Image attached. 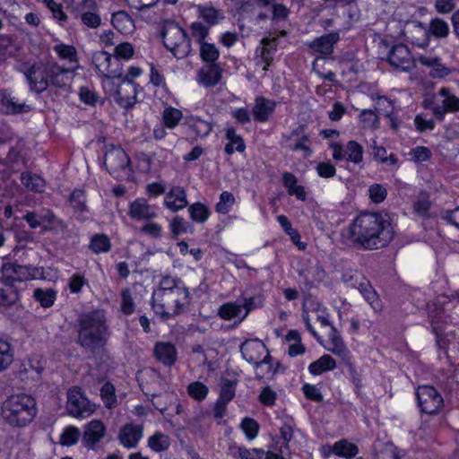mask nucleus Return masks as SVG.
I'll list each match as a JSON object with an SVG mask.
<instances>
[{"mask_svg": "<svg viewBox=\"0 0 459 459\" xmlns=\"http://www.w3.org/2000/svg\"><path fill=\"white\" fill-rule=\"evenodd\" d=\"M38 412L37 402L30 394H14L9 395L1 405L0 415L3 420L14 428H24L31 423Z\"/></svg>", "mask_w": 459, "mask_h": 459, "instance_id": "nucleus-4", "label": "nucleus"}, {"mask_svg": "<svg viewBox=\"0 0 459 459\" xmlns=\"http://www.w3.org/2000/svg\"><path fill=\"white\" fill-rule=\"evenodd\" d=\"M219 50L213 44L202 43L200 45V56L207 63H214L219 57Z\"/></svg>", "mask_w": 459, "mask_h": 459, "instance_id": "nucleus-55", "label": "nucleus"}, {"mask_svg": "<svg viewBox=\"0 0 459 459\" xmlns=\"http://www.w3.org/2000/svg\"><path fill=\"white\" fill-rule=\"evenodd\" d=\"M0 100L2 107L4 108L6 113H22L27 112L30 109V107L26 105L24 102L20 103L13 97L7 91H0Z\"/></svg>", "mask_w": 459, "mask_h": 459, "instance_id": "nucleus-26", "label": "nucleus"}, {"mask_svg": "<svg viewBox=\"0 0 459 459\" xmlns=\"http://www.w3.org/2000/svg\"><path fill=\"white\" fill-rule=\"evenodd\" d=\"M234 195L230 192L224 191L220 195V201L216 204L215 210L219 213L226 214L229 212L230 207L234 204Z\"/></svg>", "mask_w": 459, "mask_h": 459, "instance_id": "nucleus-57", "label": "nucleus"}, {"mask_svg": "<svg viewBox=\"0 0 459 459\" xmlns=\"http://www.w3.org/2000/svg\"><path fill=\"white\" fill-rule=\"evenodd\" d=\"M192 37L201 45L209 33V29L202 22H193L190 26Z\"/></svg>", "mask_w": 459, "mask_h": 459, "instance_id": "nucleus-64", "label": "nucleus"}, {"mask_svg": "<svg viewBox=\"0 0 459 459\" xmlns=\"http://www.w3.org/2000/svg\"><path fill=\"white\" fill-rule=\"evenodd\" d=\"M226 138L228 140V143L225 146V152L230 155L234 152H242L246 149V145L243 138L237 134L235 128L229 127L226 130Z\"/></svg>", "mask_w": 459, "mask_h": 459, "instance_id": "nucleus-32", "label": "nucleus"}, {"mask_svg": "<svg viewBox=\"0 0 459 459\" xmlns=\"http://www.w3.org/2000/svg\"><path fill=\"white\" fill-rule=\"evenodd\" d=\"M189 291L181 280L163 277L152 294V308L164 319L178 316L188 303Z\"/></svg>", "mask_w": 459, "mask_h": 459, "instance_id": "nucleus-3", "label": "nucleus"}, {"mask_svg": "<svg viewBox=\"0 0 459 459\" xmlns=\"http://www.w3.org/2000/svg\"><path fill=\"white\" fill-rule=\"evenodd\" d=\"M236 381L224 379L221 383L219 400L230 403L235 396Z\"/></svg>", "mask_w": 459, "mask_h": 459, "instance_id": "nucleus-56", "label": "nucleus"}, {"mask_svg": "<svg viewBox=\"0 0 459 459\" xmlns=\"http://www.w3.org/2000/svg\"><path fill=\"white\" fill-rule=\"evenodd\" d=\"M418 405L421 412L437 414L444 406L441 394L432 385H420L416 392Z\"/></svg>", "mask_w": 459, "mask_h": 459, "instance_id": "nucleus-9", "label": "nucleus"}, {"mask_svg": "<svg viewBox=\"0 0 459 459\" xmlns=\"http://www.w3.org/2000/svg\"><path fill=\"white\" fill-rule=\"evenodd\" d=\"M418 60L422 65L432 68L430 74L433 77L441 78L449 74V69L441 63L440 58L437 56H420Z\"/></svg>", "mask_w": 459, "mask_h": 459, "instance_id": "nucleus-28", "label": "nucleus"}, {"mask_svg": "<svg viewBox=\"0 0 459 459\" xmlns=\"http://www.w3.org/2000/svg\"><path fill=\"white\" fill-rule=\"evenodd\" d=\"M329 341L330 344L332 345V347L328 349L330 351L342 358L347 357L349 351L342 339L341 338L339 333L337 332L336 328L333 325H331Z\"/></svg>", "mask_w": 459, "mask_h": 459, "instance_id": "nucleus-37", "label": "nucleus"}, {"mask_svg": "<svg viewBox=\"0 0 459 459\" xmlns=\"http://www.w3.org/2000/svg\"><path fill=\"white\" fill-rule=\"evenodd\" d=\"M89 248L95 254L108 252L110 249V240L105 234L92 236Z\"/></svg>", "mask_w": 459, "mask_h": 459, "instance_id": "nucleus-43", "label": "nucleus"}, {"mask_svg": "<svg viewBox=\"0 0 459 459\" xmlns=\"http://www.w3.org/2000/svg\"><path fill=\"white\" fill-rule=\"evenodd\" d=\"M386 62L395 70L409 72L415 67V60L409 48L403 43L394 45L388 51Z\"/></svg>", "mask_w": 459, "mask_h": 459, "instance_id": "nucleus-11", "label": "nucleus"}, {"mask_svg": "<svg viewBox=\"0 0 459 459\" xmlns=\"http://www.w3.org/2000/svg\"><path fill=\"white\" fill-rule=\"evenodd\" d=\"M79 326L78 342L81 346L94 351L106 344L108 330L102 311H93L82 315Z\"/></svg>", "mask_w": 459, "mask_h": 459, "instance_id": "nucleus-5", "label": "nucleus"}, {"mask_svg": "<svg viewBox=\"0 0 459 459\" xmlns=\"http://www.w3.org/2000/svg\"><path fill=\"white\" fill-rule=\"evenodd\" d=\"M355 278L360 279L361 283L358 285V290L363 295L371 307L377 312L381 311L382 302L379 299L377 292L372 288L370 282L362 274H355Z\"/></svg>", "mask_w": 459, "mask_h": 459, "instance_id": "nucleus-24", "label": "nucleus"}, {"mask_svg": "<svg viewBox=\"0 0 459 459\" xmlns=\"http://www.w3.org/2000/svg\"><path fill=\"white\" fill-rule=\"evenodd\" d=\"M437 97L442 98L441 104H435L431 109L434 115L442 117L447 112H457L459 111V98L450 93L449 89L441 88L437 94L434 96L435 99Z\"/></svg>", "mask_w": 459, "mask_h": 459, "instance_id": "nucleus-17", "label": "nucleus"}, {"mask_svg": "<svg viewBox=\"0 0 459 459\" xmlns=\"http://www.w3.org/2000/svg\"><path fill=\"white\" fill-rule=\"evenodd\" d=\"M355 278L360 279L361 283L358 285V290L363 295L371 307L377 312L381 311L382 302L379 299L377 292L372 288L370 282L362 274H355Z\"/></svg>", "mask_w": 459, "mask_h": 459, "instance_id": "nucleus-23", "label": "nucleus"}, {"mask_svg": "<svg viewBox=\"0 0 459 459\" xmlns=\"http://www.w3.org/2000/svg\"><path fill=\"white\" fill-rule=\"evenodd\" d=\"M54 51L61 59L67 60L71 64H74L73 67H78L77 51L74 46L60 43L54 47Z\"/></svg>", "mask_w": 459, "mask_h": 459, "instance_id": "nucleus-41", "label": "nucleus"}, {"mask_svg": "<svg viewBox=\"0 0 459 459\" xmlns=\"http://www.w3.org/2000/svg\"><path fill=\"white\" fill-rule=\"evenodd\" d=\"M345 152L347 154L346 160L351 162L359 164L363 160V147L356 141H350L347 143Z\"/></svg>", "mask_w": 459, "mask_h": 459, "instance_id": "nucleus-45", "label": "nucleus"}, {"mask_svg": "<svg viewBox=\"0 0 459 459\" xmlns=\"http://www.w3.org/2000/svg\"><path fill=\"white\" fill-rule=\"evenodd\" d=\"M111 22L118 31L124 34L131 33L134 30V21L126 11L114 13Z\"/></svg>", "mask_w": 459, "mask_h": 459, "instance_id": "nucleus-29", "label": "nucleus"}, {"mask_svg": "<svg viewBox=\"0 0 459 459\" xmlns=\"http://www.w3.org/2000/svg\"><path fill=\"white\" fill-rule=\"evenodd\" d=\"M199 17H201L210 26L219 23L223 19V14L220 10L212 6L198 5Z\"/></svg>", "mask_w": 459, "mask_h": 459, "instance_id": "nucleus-39", "label": "nucleus"}, {"mask_svg": "<svg viewBox=\"0 0 459 459\" xmlns=\"http://www.w3.org/2000/svg\"><path fill=\"white\" fill-rule=\"evenodd\" d=\"M240 427L249 440L257 437L260 429L257 421L251 418H245L241 421Z\"/></svg>", "mask_w": 459, "mask_h": 459, "instance_id": "nucleus-58", "label": "nucleus"}, {"mask_svg": "<svg viewBox=\"0 0 459 459\" xmlns=\"http://www.w3.org/2000/svg\"><path fill=\"white\" fill-rule=\"evenodd\" d=\"M376 459H402L393 444H385L376 454Z\"/></svg>", "mask_w": 459, "mask_h": 459, "instance_id": "nucleus-63", "label": "nucleus"}, {"mask_svg": "<svg viewBox=\"0 0 459 459\" xmlns=\"http://www.w3.org/2000/svg\"><path fill=\"white\" fill-rule=\"evenodd\" d=\"M105 88L114 101L126 109L133 108L136 103L137 85L126 77L118 82L108 81Z\"/></svg>", "mask_w": 459, "mask_h": 459, "instance_id": "nucleus-7", "label": "nucleus"}, {"mask_svg": "<svg viewBox=\"0 0 459 459\" xmlns=\"http://www.w3.org/2000/svg\"><path fill=\"white\" fill-rule=\"evenodd\" d=\"M143 437V425L129 422L120 428L117 438L122 446L133 449L137 447Z\"/></svg>", "mask_w": 459, "mask_h": 459, "instance_id": "nucleus-13", "label": "nucleus"}, {"mask_svg": "<svg viewBox=\"0 0 459 459\" xmlns=\"http://www.w3.org/2000/svg\"><path fill=\"white\" fill-rule=\"evenodd\" d=\"M188 395L195 401H203L206 398L209 388L200 381L190 383L186 388Z\"/></svg>", "mask_w": 459, "mask_h": 459, "instance_id": "nucleus-48", "label": "nucleus"}, {"mask_svg": "<svg viewBox=\"0 0 459 459\" xmlns=\"http://www.w3.org/2000/svg\"><path fill=\"white\" fill-rule=\"evenodd\" d=\"M340 40V33L333 31L321 37L316 38L309 48L321 55L329 56L333 52L334 45Z\"/></svg>", "mask_w": 459, "mask_h": 459, "instance_id": "nucleus-21", "label": "nucleus"}, {"mask_svg": "<svg viewBox=\"0 0 459 459\" xmlns=\"http://www.w3.org/2000/svg\"><path fill=\"white\" fill-rule=\"evenodd\" d=\"M165 48L177 58H183L190 52V40L186 31L178 24L166 26L161 31Z\"/></svg>", "mask_w": 459, "mask_h": 459, "instance_id": "nucleus-6", "label": "nucleus"}, {"mask_svg": "<svg viewBox=\"0 0 459 459\" xmlns=\"http://www.w3.org/2000/svg\"><path fill=\"white\" fill-rule=\"evenodd\" d=\"M108 69L112 71V74H103L102 75L108 78V81H114V79H121L123 76V70L121 66L120 59L116 56H111L108 62Z\"/></svg>", "mask_w": 459, "mask_h": 459, "instance_id": "nucleus-62", "label": "nucleus"}, {"mask_svg": "<svg viewBox=\"0 0 459 459\" xmlns=\"http://www.w3.org/2000/svg\"><path fill=\"white\" fill-rule=\"evenodd\" d=\"M129 162L128 155L121 147L111 148L105 153L104 165L110 174L125 169Z\"/></svg>", "mask_w": 459, "mask_h": 459, "instance_id": "nucleus-16", "label": "nucleus"}, {"mask_svg": "<svg viewBox=\"0 0 459 459\" xmlns=\"http://www.w3.org/2000/svg\"><path fill=\"white\" fill-rule=\"evenodd\" d=\"M429 30L434 36L444 38L446 37L449 32V26L444 20L436 18L431 21Z\"/></svg>", "mask_w": 459, "mask_h": 459, "instance_id": "nucleus-60", "label": "nucleus"}, {"mask_svg": "<svg viewBox=\"0 0 459 459\" xmlns=\"http://www.w3.org/2000/svg\"><path fill=\"white\" fill-rule=\"evenodd\" d=\"M188 123L195 133L201 137L207 136L212 130V126L210 123L197 117H190Z\"/></svg>", "mask_w": 459, "mask_h": 459, "instance_id": "nucleus-50", "label": "nucleus"}, {"mask_svg": "<svg viewBox=\"0 0 459 459\" xmlns=\"http://www.w3.org/2000/svg\"><path fill=\"white\" fill-rule=\"evenodd\" d=\"M147 446L155 453L164 452L170 446V437L160 431H156L148 437Z\"/></svg>", "mask_w": 459, "mask_h": 459, "instance_id": "nucleus-33", "label": "nucleus"}, {"mask_svg": "<svg viewBox=\"0 0 459 459\" xmlns=\"http://www.w3.org/2000/svg\"><path fill=\"white\" fill-rule=\"evenodd\" d=\"M243 315L242 306L236 302H228L221 305L218 309V316L223 320L238 318L240 320ZM240 323L239 321H238Z\"/></svg>", "mask_w": 459, "mask_h": 459, "instance_id": "nucleus-34", "label": "nucleus"}, {"mask_svg": "<svg viewBox=\"0 0 459 459\" xmlns=\"http://www.w3.org/2000/svg\"><path fill=\"white\" fill-rule=\"evenodd\" d=\"M335 367V360L330 355H323L309 365L308 370L310 374L316 376L325 371L333 369Z\"/></svg>", "mask_w": 459, "mask_h": 459, "instance_id": "nucleus-36", "label": "nucleus"}, {"mask_svg": "<svg viewBox=\"0 0 459 459\" xmlns=\"http://www.w3.org/2000/svg\"><path fill=\"white\" fill-rule=\"evenodd\" d=\"M45 5L52 13L53 17L59 22H65L67 20V15L63 11L61 4L56 3L55 0H42Z\"/></svg>", "mask_w": 459, "mask_h": 459, "instance_id": "nucleus-61", "label": "nucleus"}, {"mask_svg": "<svg viewBox=\"0 0 459 459\" xmlns=\"http://www.w3.org/2000/svg\"><path fill=\"white\" fill-rule=\"evenodd\" d=\"M261 47L255 49L257 56L256 65H262L264 71H268L269 66L273 64V56L279 45V39L264 38L261 39Z\"/></svg>", "mask_w": 459, "mask_h": 459, "instance_id": "nucleus-15", "label": "nucleus"}, {"mask_svg": "<svg viewBox=\"0 0 459 459\" xmlns=\"http://www.w3.org/2000/svg\"><path fill=\"white\" fill-rule=\"evenodd\" d=\"M221 71L216 65L203 67L198 72V80L205 87H213L221 80Z\"/></svg>", "mask_w": 459, "mask_h": 459, "instance_id": "nucleus-30", "label": "nucleus"}, {"mask_svg": "<svg viewBox=\"0 0 459 459\" xmlns=\"http://www.w3.org/2000/svg\"><path fill=\"white\" fill-rule=\"evenodd\" d=\"M190 218L198 223H203L210 216V210L209 208L201 203H195L191 204L188 208Z\"/></svg>", "mask_w": 459, "mask_h": 459, "instance_id": "nucleus-44", "label": "nucleus"}, {"mask_svg": "<svg viewBox=\"0 0 459 459\" xmlns=\"http://www.w3.org/2000/svg\"><path fill=\"white\" fill-rule=\"evenodd\" d=\"M16 299V293L13 291V287L4 284L0 280V305L9 306L13 303Z\"/></svg>", "mask_w": 459, "mask_h": 459, "instance_id": "nucleus-59", "label": "nucleus"}, {"mask_svg": "<svg viewBox=\"0 0 459 459\" xmlns=\"http://www.w3.org/2000/svg\"><path fill=\"white\" fill-rule=\"evenodd\" d=\"M112 56L106 51L95 52L92 56V63L96 69L101 74H112L108 69V62Z\"/></svg>", "mask_w": 459, "mask_h": 459, "instance_id": "nucleus-46", "label": "nucleus"}, {"mask_svg": "<svg viewBox=\"0 0 459 459\" xmlns=\"http://www.w3.org/2000/svg\"><path fill=\"white\" fill-rule=\"evenodd\" d=\"M275 103L264 98H257L253 108V115L255 120L258 122H265L273 114Z\"/></svg>", "mask_w": 459, "mask_h": 459, "instance_id": "nucleus-25", "label": "nucleus"}, {"mask_svg": "<svg viewBox=\"0 0 459 459\" xmlns=\"http://www.w3.org/2000/svg\"><path fill=\"white\" fill-rule=\"evenodd\" d=\"M2 271L6 277L18 281L30 280L34 278L35 275L34 268L27 265H21L13 262L4 264Z\"/></svg>", "mask_w": 459, "mask_h": 459, "instance_id": "nucleus-20", "label": "nucleus"}, {"mask_svg": "<svg viewBox=\"0 0 459 459\" xmlns=\"http://www.w3.org/2000/svg\"><path fill=\"white\" fill-rule=\"evenodd\" d=\"M262 361H266V363L263 364V368L256 369V378L262 379L264 377H273L275 375L280 368V363H277L275 368H273V358L267 353L262 359Z\"/></svg>", "mask_w": 459, "mask_h": 459, "instance_id": "nucleus-53", "label": "nucleus"}, {"mask_svg": "<svg viewBox=\"0 0 459 459\" xmlns=\"http://www.w3.org/2000/svg\"><path fill=\"white\" fill-rule=\"evenodd\" d=\"M359 120L364 127L377 129L380 122L378 116L371 109H363L359 114Z\"/></svg>", "mask_w": 459, "mask_h": 459, "instance_id": "nucleus-54", "label": "nucleus"}, {"mask_svg": "<svg viewBox=\"0 0 459 459\" xmlns=\"http://www.w3.org/2000/svg\"><path fill=\"white\" fill-rule=\"evenodd\" d=\"M240 351L243 358L250 364H253L255 369L263 368V358L269 353L265 344L259 340H247L240 345Z\"/></svg>", "mask_w": 459, "mask_h": 459, "instance_id": "nucleus-12", "label": "nucleus"}, {"mask_svg": "<svg viewBox=\"0 0 459 459\" xmlns=\"http://www.w3.org/2000/svg\"><path fill=\"white\" fill-rule=\"evenodd\" d=\"M37 301L44 307H49L53 305L56 299V292L52 289H36L33 294Z\"/></svg>", "mask_w": 459, "mask_h": 459, "instance_id": "nucleus-52", "label": "nucleus"}, {"mask_svg": "<svg viewBox=\"0 0 459 459\" xmlns=\"http://www.w3.org/2000/svg\"><path fill=\"white\" fill-rule=\"evenodd\" d=\"M13 360V351L6 339L0 338V372L6 369Z\"/></svg>", "mask_w": 459, "mask_h": 459, "instance_id": "nucleus-40", "label": "nucleus"}, {"mask_svg": "<svg viewBox=\"0 0 459 459\" xmlns=\"http://www.w3.org/2000/svg\"><path fill=\"white\" fill-rule=\"evenodd\" d=\"M22 184L30 191L42 193L45 190V180L39 175L29 171L21 174Z\"/></svg>", "mask_w": 459, "mask_h": 459, "instance_id": "nucleus-31", "label": "nucleus"}, {"mask_svg": "<svg viewBox=\"0 0 459 459\" xmlns=\"http://www.w3.org/2000/svg\"><path fill=\"white\" fill-rule=\"evenodd\" d=\"M332 451L338 456L350 459L359 453V448L355 444L342 439L333 444Z\"/></svg>", "mask_w": 459, "mask_h": 459, "instance_id": "nucleus-35", "label": "nucleus"}, {"mask_svg": "<svg viewBox=\"0 0 459 459\" xmlns=\"http://www.w3.org/2000/svg\"><path fill=\"white\" fill-rule=\"evenodd\" d=\"M66 409L68 413L74 417L85 418L95 411V406L91 403L79 387H73L67 394Z\"/></svg>", "mask_w": 459, "mask_h": 459, "instance_id": "nucleus-10", "label": "nucleus"}, {"mask_svg": "<svg viewBox=\"0 0 459 459\" xmlns=\"http://www.w3.org/2000/svg\"><path fill=\"white\" fill-rule=\"evenodd\" d=\"M155 359L167 367L173 366L178 359V351L175 345L169 342H158L154 345Z\"/></svg>", "mask_w": 459, "mask_h": 459, "instance_id": "nucleus-19", "label": "nucleus"}, {"mask_svg": "<svg viewBox=\"0 0 459 459\" xmlns=\"http://www.w3.org/2000/svg\"><path fill=\"white\" fill-rule=\"evenodd\" d=\"M394 234L390 218L380 212H362L349 226L350 241L366 250L386 247Z\"/></svg>", "mask_w": 459, "mask_h": 459, "instance_id": "nucleus-1", "label": "nucleus"}, {"mask_svg": "<svg viewBox=\"0 0 459 459\" xmlns=\"http://www.w3.org/2000/svg\"><path fill=\"white\" fill-rule=\"evenodd\" d=\"M304 278L307 285L309 287L316 286L327 278L326 272L318 264L310 265L307 269L300 273Z\"/></svg>", "mask_w": 459, "mask_h": 459, "instance_id": "nucleus-27", "label": "nucleus"}, {"mask_svg": "<svg viewBox=\"0 0 459 459\" xmlns=\"http://www.w3.org/2000/svg\"><path fill=\"white\" fill-rule=\"evenodd\" d=\"M22 220L33 230L37 228H41L42 231H64L66 230L65 223L48 208H42L39 212L29 211L23 215Z\"/></svg>", "mask_w": 459, "mask_h": 459, "instance_id": "nucleus-8", "label": "nucleus"}, {"mask_svg": "<svg viewBox=\"0 0 459 459\" xmlns=\"http://www.w3.org/2000/svg\"><path fill=\"white\" fill-rule=\"evenodd\" d=\"M81 435V431L78 428L74 426H68L61 434L59 443L65 446H73L78 442Z\"/></svg>", "mask_w": 459, "mask_h": 459, "instance_id": "nucleus-49", "label": "nucleus"}, {"mask_svg": "<svg viewBox=\"0 0 459 459\" xmlns=\"http://www.w3.org/2000/svg\"><path fill=\"white\" fill-rule=\"evenodd\" d=\"M183 117L182 112L172 107L166 108L162 113L163 124L168 128L176 127Z\"/></svg>", "mask_w": 459, "mask_h": 459, "instance_id": "nucleus-47", "label": "nucleus"}, {"mask_svg": "<svg viewBox=\"0 0 459 459\" xmlns=\"http://www.w3.org/2000/svg\"><path fill=\"white\" fill-rule=\"evenodd\" d=\"M81 22L88 28L96 29L101 24V18L98 13L97 9H85L78 14V18Z\"/></svg>", "mask_w": 459, "mask_h": 459, "instance_id": "nucleus-42", "label": "nucleus"}, {"mask_svg": "<svg viewBox=\"0 0 459 459\" xmlns=\"http://www.w3.org/2000/svg\"><path fill=\"white\" fill-rule=\"evenodd\" d=\"M106 432L107 428L101 420H92L83 428L82 443L88 449H94L96 445L105 437Z\"/></svg>", "mask_w": 459, "mask_h": 459, "instance_id": "nucleus-14", "label": "nucleus"}, {"mask_svg": "<svg viewBox=\"0 0 459 459\" xmlns=\"http://www.w3.org/2000/svg\"><path fill=\"white\" fill-rule=\"evenodd\" d=\"M127 213L135 221H150L157 216L154 208L143 198H137L132 202Z\"/></svg>", "mask_w": 459, "mask_h": 459, "instance_id": "nucleus-18", "label": "nucleus"}, {"mask_svg": "<svg viewBox=\"0 0 459 459\" xmlns=\"http://www.w3.org/2000/svg\"><path fill=\"white\" fill-rule=\"evenodd\" d=\"M280 437L282 439V444L278 451L280 454H286L290 449L289 443L293 437V427L289 423H283L280 428Z\"/></svg>", "mask_w": 459, "mask_h": 459, "instance_id": "nucleus-51", "label": "nucleus"}, {"mask_svg": "<svg viewBox=\"0 0 459 459\" xmlns=\"http://www.w3.org/2000/svg\"><path fill=\"white\" fill-rule=\"evenodd\" d=\"M165 206L172 212H178L188 205L186 193L181 186H173L164 199Z\"/></svg>", "mask_w": 459, "mask_h": 459, "instance_id": "nucleus-22", "label": "nucleus"}, {"mask_svg": "<svg viewBox=\"0 0 459 459\" xmlns=\"http://www.w3.org/2000/svg\"><path fill=\"white\" fill-rule=\"evenodd\" d=\"M67 9L72 13L74 18L85 11V9H97L98 5L95 0H63Z\"/></svg>", "mask_w": 459, "mask_h": 459, "instance_id": "nucleus-38", "label": "nucleus"}, {"mask_svg": "<svg viewBox=\"0 0 459 459\" xmlns=\"http://www.w3.org/2000/svg\"><path fill=\"white\" fill-rule=\"evenodd\" d=\"M76 67H63L56 62H37L23 72L30 90L37 94L49 86L67 91Z\"/></svg>", "mask_w": 459, "mask_h": 459, "instance_id": "nucleus-2", "label": "nucleus"}]
</instances>
